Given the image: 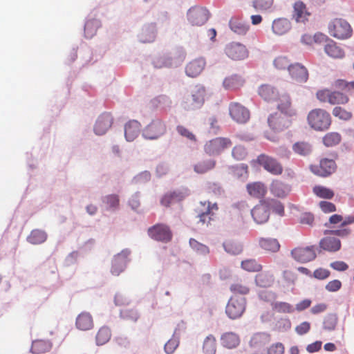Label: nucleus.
Wrapping results in <instances>:
<instances>
[{
	"label": "nucleus",
	"instance_id": "obj_1",
	"mask_svg": "<svg viewBox=\"0 0 354 354\" xmlns=\"http://www.w3.org/2000/svg\"><path fill=\"white\" fill-rule=\"evenodd\" d=\"M290 106L289 96L286 93L282 94L277 104V108L281 112L271 114L268 118V125L272 130L280 131L289 127Z\"/></svg>",
	"mask_w": 354,
	"mask_h": 354
},
{
	"label": "nucleus",
	"instance_id": "obj_2",
	"mask_svg": "<svg viewBox=\"0 0 354 354\" xmlns=\"http://www.w3.org/2000/svg\"><path fill=\"white\" fill-rule=\"evenodd\" d=\"M185 57V51L180 47L161 53L156 58V68L178 67L184 62Z\"/></svg>",
	"mask_w": 354,
	"mask_h": 354
},
{
	"label": "nucleus",
	"instance_id": "obj_3",
	"mask_svg": "<svg viewBox=\"0 0 354 354\" xmlns=\"http://www.w3.org/2000/svg\"><path fill=\"white\" fill-rule=\"evenodd\" d=\"M205 88L201 84L196 85L190 94L185 95L182 100V107L187 111L200 109L205 101Z\"/></svg>",
	"mask_w": 354,
	"mask_h": 354
},
{
	"label": "nucleus",
	"instance_id": "obj_4",
	"mask_svg": "<svg viewBox=\"0 0 354 354\" xmlns=\"http://www.w3.org/2000/svg\"><path fill=\"white\" fill-rule=\"evenodd\" d=\"M308 122L311 128L316 131H326L331 124L330 115L325 110L315 109L308 115Z\"/></svg>",
	"mask_w": 354,
	"mask_h": 354
},
{
	"label": "nucleus",
	"instance_id": "obj_5",
	"mask_svg": "<svg viewBox=\"0 0 354 354\" xmlns=\"http://www.w3.org/2000/svg\"><path fill=\"white\" fill-rule=\"evenodd\" d=\"M328 32L338 39H346L351 37L353 30L345 19L337 18L328 24Z\"/></svg>",
	"mask_w": 354,
	"mask_h": 354
},
{
	"label": "nucleus",
	"instance_id": "obj_6",
	"mask_svg": "<svg viewBox=\"0 0 354 354\" xmlns=\"http://www.w3.org/2000/svg\"><path fill=\"white\" fill-rule=\"evenodd\" d=\"M210 17L209 11L201 6H194L189 8L186 13V18L192 26H202L207 23Z\"/></svg>",
	"mask_w": 354,
	"mask_h": 354
},
{
	"label": "nucleus",
	"instance_id": "obj_7",
	"mask_svg": "<svg viewBox=\"0 0 354 354\" xmlns=\"http://www.w3.org/2000/svg\"><path fill=\"white\" fill-rule=\"evenodd\" d=\"M246 299L243 297L234 296L229 300L225 313L231 319H236L241 317L245 310Z\"/></svg>",
	"mask_w": 354,
	"mask_h": 354
},
{
	"label": "nucleus",
	"instance_id": "obj_8",
	"mask_svg": "<svg viewBox=\"0 0 354 354\" xmlns=\"http://www.w3.org/2000/svg\"><path fill=\"white\" fill-rule=\"evenodd\" d=\"M191 194L190 190L186 187H180L165 193L160 199V204L165 207L179 203Z\"/></svg>",
	"mask_w": 354,
	"mask_h": 354
},
{
	"label": "nucleus",
	"instance_id": "obj_9",
	"mask_svg": "<svg viewBox=\"0 0 354 354\" xmlns=\"http://www.w3.org/2000/svg\"><path fill=\"white\" fill-rule=\"evenodd\" d=\"M115 303L118 306H122L120 310V317L126 321L136 322L138 319V313L134 308L127 306L129 299L122 294H117L115 296Z\"/></svg>",
	"mask_w": 354,
	"mask_h": 354
},
{
	"label": "nucleus",
	"instance_id": "obj_10",
	"mask_svg": "<svg viewBox=\"0 0 354 354\" xmlns=\"http://www.w3.org/2000/svg\"><path fill=\"white\" fill-rule=\"evenodd\" d=\"M231 146L232 142L229 138L218 137L208 141L205 145L204 149L209 156H217Z\"/></svg>",
	"mask_w": 354,
	"mask_h": 354
},
{
	"label": "nucleus",
	"instance_id": "obj_11",
	"mask_svg": "<svg viewBox=\"0 0 354 354\" xmlns=\"http://www.w3.org/2000/svg\"><path fill=\"white\" fill-rule=\"evenodd\" d=\"M318 250L315 245L298 247L291 251V256L297 262L305 263L316 258V250Z\"/></svg>",
	"mask_w": 354,
	"mask_h": 354
},
{
	"label": "nucleus",
	"instance_id": "obj_12",
	"mask_svg": "<svg viewBox=\"0 0 354 354\" xmlns=\"http://www.w3.org/2000/svg\"><path fill=\"white\" fill-rule=\"evenodd\" d=\"M257 161L265 170L273 175H280L283 172V167L277 159L266 154H260Z\"/></svg>",
	"mask_w": 354,
	"mask_h": 354
},
{
	"label": "nucleus",
	"instance_id": "obj_13",
	"mask_svg": "<svg viewBox=\"0 0 354 354\" xmlns=\"http://www.w3.org/2000/svg\"><path fill=\"white\" fill-rule=\"evenodd\" d=\"M337 165L333 159L324 158L320 160L319 165L310 167L311 171L319 176L327 177L336 170Z\"/></svg>",
	"mask_w": 354,
	"mask_h": 354
},
{
	"label": "nucleus",
	"instance_id": "obj_14",
	"mask_svg": "<svg viewBox=\"0 0 354 354\" xmlns=\"http://www.w3.org/2000/svg\"><path fill=\"white\" fill-rule=\"evenodd\" d=\"M130 250H123L121 252L113 257L111 272L115 276H118L126 268L127 262L129 261Z\"/></svg>",
	"mask_w": 354,
	"mask_h": 354
},
{
	"label": "nucleus",
	"instance_id": "obj_15",
	"mask_svg": "<svg viewBox=\"0 0 354 354\" xmlns=\"http://www.w3.org/2000/svg\"><path fill=\"white\" fill-rule=\"evenodd\" d=\"M231 118L237 123H246L250 119L249 111L238 102H232L229 106Z\"/></svg>",
	"mask_w": 354,
	"mask_h": 354
},
{
	"label": "nucleus",
	"instance_id": "obj_16",
	"mask_svg": "<svg viewBox=\"0 0 354 354\" xmlns=\"http://www.w3.org/2000/svg\"><path fill=\"white\" fill-rule=\"evenodd\" d=\"M250 212L254 221L257 224H263L269 219L270 212L265 199L260 201L259 203L255 205Z\"/></svg>",
	"mask_w": 354,
	"mask_h": 354
},
{
	"label": "nucleus",
	"instance_id": "obj_17",
	"mask_svg": "<svg viewBox=\"0 0 354 354\" xmlns=\"http://www.w3.org/2000/svg\"><path fill=\"white\" fill-rule=\"evenodd\" d=\"M225 51L227 56L234 60H241L248 57V50L245 46L239 42L227 44Z\"/></svg>",
	"mask_w": 354,
	"mask_h": 354
},
{
	"label": "nucleus",
	"instance_id": "obj_18",
	"mask_svg": "<svg viewBox=\"0 0 354 354\" xmlns=\"http://www.w3.org/2000/svg\"><path fill=\"white\" fill-rule=\"evenodd\" d=\"M205 66L206 61L203 57L194 59L187 64L185 68V74L189 77H196L202 73Z\"/></svg>",
	"mask_w": 354,
	"mask_h": 354
},
{
	"label": "nucleus",
	"instance_id": "obj_19",
	"mask_svg": "<svg viewBox=\"0 0 354 354\" xmlns=\"http://www.w3.org/2000/svg\"><path fill=\"white\" fill-rule=\"evenodd\" d=\"M288 72L291 78L297 82L304 83L308 79V70L299 63L292 64V66H289Z\"/></svg>",
	"mask_w": 354,
	"mask_h": 354
},
{
	"label": "nucleus",
	"instance_id": "obj_20",
	"mask_svg": "<svg viewBox=\"0 0 354 354\" xmlns=\"http://www.w3.org/2000/svg\"><path fill=\"white\" fill-rule=\"evenodd\" d=\"M229 27L234 33L245 35L250 29V24L241 18L232 17L229 21Z\"/></svg>",
	"mask_w": 354,
	"mask_h": 354
},
{
	"label": "nucleus",
	"instance_id": "obj_21",
	"mask_svg": "<svg viewBox=\"0 0 354 354\" xmlns=\"http://www.w3.org/2000/svg\"><path fill=\"white\" fill-rule=\"evenodd\" d=\"M341 248V241L338 238L326 235V237L322 239L319 241V250H324L330 252H335Z\"/></svg>",
	"mask_w": 354,
	"mask_h": 354
},
{
	"label": "nucleus",
	"instance_id": "obj_22",
	"mask_svg": "<svg viewBox=\"0 0 354 354\" xmlns=\"http://www.w3.org/2000/svg\"><path fill=\"white\" fill-rule=\"evenodd\" d=\"M259 95L266 101L272 102L279 100L282 95H279L278 91L270 84H263L258 90Z\"/></svg>",
	"mask_w": 354,
	"mask_h": 354
},
{
	"label": "nucleus",
	"instance_id": "obj_23",
	"mask_svg": "<svg viewBox=\"0 0 354 354\" xmlns=\"http://www.w3.org/2000/svg\"><path fill=\"white\" fill-rule=\"evenodd\" d=\"M75 326L80 330H89L94 326L93 318L87 312H82L79 314L75 320Z\"/></svg>",
	"mask_w": 354,
	"mask_h": 354
},
{
	"label": "nucleus",
	"instance_id": "obj_24",
	"mask_svg": "<svg viewBox=\"0 0 354 354\" xmlns=\"http://www.w3.org/2000/svg\"><path fill=\"white\" fill-rule=\"evenodd\" d=\"M220 341L223 347L232 349L239 345L240 337L234 332H226L221 335Z\"/></svg>",
	"mask_w": 354,
	"mask_h": 354
},
{
	"label": "nucleus",
	"instance_id": "obj_25",
	"mask_svg": "<svg viewBox=\"0 0 354 354\" xmlns=\"http://www.w3.org/2000/svg\"><path fill=\"white\" fill-rule=\"evenodd\" d=\"M112 118L109 114L101 115L96 121L94 131L97 135H103L111 127Z\"/></svg>",
	"mask_w": 354,
	"mask_h": 354
},
{
	"label": "nucleus",
	"instance_id": "obj_26",
	"mask_svg": "<svg viewBox=\"0 0 354 354\" xmlns=\"http://www.w3.org/2000/svg\"><path fill=\"white\" fill-rule=\"evenodd\" d=\"M270 192L278 198H284L290 192V187L280 180H274L270 185Z\"/></svg>",
	"mask_w": 354,
	"mask_h": 354
},
{
	"label": "nucleus",
	"instance_id": "obj_27",
	"mask_svg": "<svg viewBox=\"0 0 354 354\" xmlns=\"http://www.w3.org/2000/svg\"><path fill=\"white\" fill-rule=\"evenodd\" d=\"M290 21L286 18H279L272 22V29L273 32L277 35H283L291 29Z\"/></svg>",
	"mask_w": 354,
	"mask_h": 354
},
{
	"label": "nucleus",
	"instance_id": "obj_28",
	"mask_svg": "<svg viewBox=\"0 0 354 354\" xmlns=\"http://www.w3.org/2000/svg\"><path fill=\"white\" fill-rule=\"evenodd\" d=\"M248 194L254 198H263L267 192V188L263 183L254 182L248 183L246 186Z\"/></svg>",
	"mask_w": 354,
	"mask_h": 354
},
{
	"label": "nucleus",
	"instance_id": "obj_29",
	"mask_svg": "<svg viewBox=\"0 0 354 354\" xmlns=\"http://www.w3.org/2000/svg\"><path fill=\"white\" fill-rule=\"evenodd\" d=\"M243 79L236 74L226 77L223 82V86L226 90H234L243 86Z\"/></svg>",
	"mask_w": 354,
	"mask_h": 354
},
{
	"label": "nucleus",
	"instance_id": "obj_30",
	"mask_svg": "<svg viewBox=\"0 0 354 354\" xmlns=\"http://www.w3.org/2000/svg\"><path fill=\"white\" fill-rule=\"evenodd\" d=\"M140 123L136 120L129 121L124 128V135L127 141H133L139 134Z\"/></svg>",
	"mask_w": 354,
	"mask_h": 354
},
{
	"label": "nucleus",
	"instance_id": "obj_31",
	"mask_svg": "<svg viewBox=\"0 0 354 354\" xmlns=\"http://www.w3.org/2000/svg\"><path fill=\"white\" fill-rule=\"evenodd\" d=\"M324 50L326 53L333 58H342L344 57V51L337 46L332 39H328V42L325 45Z\"/></svg>",
	"mask_w": 354,
	"mask_h": 354
},
{
	"label": "nucleus",
	"instance_id": "obj_32",
	"mask_svg": "<svg viewBox=\"0 0 354 354\" xmlns=\"http://www.w3.org/2000/svg\"><path fill=\"white\" fill-rule=\"evenodd\" d=\"M310 15L306 10V5L301 1H297L294 4V14L293 17L297 22H305Z\"/></svg>",
	"mask_w": 354,
	"mask_h": 354
},
{
	"label": "nucleus",
	"instance_id": "obj_33",
	"mask_svg": "<svg viewBox=\"0 0 354 354\" xmlns=\"http://www.w3.org/2000/svg\"><path fill=\"white\" fill-rule=\"evenodd\" d=\"M172 232L165 224H156V241L167 243L171 240Z\"/></svg>",
	"mask_w": 354,
	"mask_h": 354
},
{
	"label": "nucleus",
	"instance_id": "obj_34",
	"mask_svg": "<svg viewBox=\"0 0 354 354\" xmlns=\"http://www.w3.org/2000/svg\"><path fill=\"white\" fill-rule=\"evenodd\" d=\"M52 344L48 340L37 339L32 342L31 352L33 354H41L51 349Z\"/></svg>",
	"mask_w": 354,
	"mask_h": 354
},
{
	"label": "nucleus",
	"instance_id": "obj_35",
	"mask_svg": "<svg viewBox=\"0 0 354 354\" xmlns=\"http://www.w3.org/2000/svg\"><path fill=\"white\" fill-rule=\"evenodd\" d=\"M111 335L110 328L106 326L100 327L95 335L96 344L102 346L106 344L111 339Z\"/></svg>",
	"mask_w": 354,
	"mask_h": 354
},
{
	"label": "nucleus",
	"instance_id": "obj_36",
	"mask_svg": "<svg viewBox=\"0 0 354 354\" xmlns=\"http://www.w3.org/2000/svg\"><path fill=\"white\" fill-rule=\"evenodd\" d=\"M274 278L270 272H261L256 275L255 283L262 288L270 287L272 285Z\"/></svg>",
	"mask_w": 354,
	"mask_h": 354
},
{
	"label": "nucleus",
	"instance_id": "obj_37",
	"mask_svg": "<svg viewBox=\"0 0 354 354\" xmlns=\"http://www.w3.org/2000/svg\"><path fill=\"white\" fill-rule=\"evenodd\" d=\"M270 342V335L265 332L257 333L252 337L250 344L252 347H261Z\"/></svg>",
	"mask_w": 354,
	"mask_h": 354
},
{
	"label": "nucleus",
	"instance_id": "obj_38",
	"mask_svg": "<svg viewBox=\"0 0 354 354\" xmlns=\"http://www.w3.org/2000/svg\"><path fill=\"white\" fill-rule=\"evenodd\" d=\"M216 165L214 160L209 159L197 162L194 166V171L199 174H203L213 169Z\"/></svg>",
	"mask_w": 354,
	"mask_h": 354
},
{
	"label": "nucleus",
	"instance_id": "obj_39",
	"mask_svg": "<svg viewBox=\"0 0 354 354\" xmlns=\"http://www.w3.org/2000/svg\"><path fill=\"white\" fill-rule=\"evenodd\" d=\"M47 239L46 233L41 230H33L27 237V241L31 244L38 245L43 243Z\"/></svg>",
	"mask_w": 354,
	"mask_h": 354
},
{
	"label": "nucleus",
	"instance_id": "obj_40",
	"mask_svg": "<svg viewBox=\"0 0 354 354\" xmlns=\"http://www.w3.org/2000/svg\"><path fill=\"white\" fill-rule=\"evenodd\" d=\"M216 338L213 335H207L203 343V354H216Z\"/></svg>",
	"mask_w": 354,
	"mask_h": 354
},
{
	"label": "nucleus",
	"instance_id": "obj_41",
	"mask_svg": "<svg viewBox=\"0 0 354 354\" xmlns=\"http://www.w3.org/2000/svg\"><path fill=\"white\" fill-rule=\"evenodd\" d=\"M259 244L263 249L272 252H277L280 248V244L276 239L263 238L260 240Z\"/></svg>",
	"mask_w": 354,
	"mask_h": 354
},
{
	"label": "nucleus",
	"instance_id": "obj_42",
	"mask_svg": "<svg viewBox=\"0 0 354 354\" xmlns=\"http://www.w3.org/2000/svg\"><path fill=\"white\" fill-rule=\"evenodd\" d=\"M266 205L268 206L269 212L272 210L276 214L283 216H284V206L281 202L278 200L272 198L265 199Z\"/></svg>",
	"mask_w": 354,
	"mask_h": 354
},
{
	"label": "nucleus",
	"instance_id": "obj_43",
	"mask_svg": "<svg viewBox=\"0 0 354 354\" xmlns=\"http://www.w3.org/2000/svg\"><path fill=\"white\" fill-rule=\"evenodd\" d=\"M224 250L232 255H238L243 251L242 245L232 241H225L223 243Z\"/></svg>",
	"mask_w": 354,
	"mask_h": 354
},
{
	"label": "nucleus",
	"instance_id": "obj_44",
	"mask_svg": "<svg viewBox=\"0 0 354 354\" xmlns=\"http://www.w3.org/2000/svg\"><path fill=\"white\" fill-rule=\"evenodd\" d=\"M177 329L174 330L172 337L165 344L164 349L167 354H172L179 345L180 335L177 333Z\"/></svg>",
	"mask_w": 354,
	"mask_h": 354
},
{
	"label": "nucleus",
	"instance_id": "obj_45",
	"mask_svg": "<svg viewBox=\"0 0 354 354\" xmlns=\"http://www.w3.org/2000/svg\"><path fill=\"white\" fill-rule=\"evenodd\" d=\"M189 243L192 249L198 255L206 256L209 253L208 246L197 241L193 238L189 239Z\"/></svg>",
	"mask_w": 354,
	"mask_h": 354
},
{
	"label": "nucleus",
	"instance_id": "obj_46",
	"mask_svg": "<svg viewBox=\"0 0 354 354\" xmlns=\"http://www.w3.org/2000/svg\"><path fill=\"white\" fill-rule=\"evenodd\" d=\"M241 267L248 272H259L262 269V266L254 259L242 261Z\"/></svg>",
	"mask_w": 354,
	"mask_h": 354
},
{
	"label": "nucleus",
	"instance_id": "obj_47",
	"mask_svg": "<svg viewBox=\"0 0 354 354\" xmlns=\"http://www.w3.org/2000/svg\"><path fill=\"white\" fill-rule=\"evenodd\" d=\"M341 141V136L337 132H330L327 133L323 138L324 145L328 147H331L338 145Z\"/></svg>",
	"mask_w": 354,
	"mask_h": 354
},
{
	"label": "nucleus",
	"instance_id": "obj_48",
	"mask_svg": "<svg viewBox=\"0 0 354 354\" xmlns=\"http://www.w3.org/2000/svg\"><path fill=\"white\" fill-rule=\"evenodd\" d=\"M349 101L348 97L339 91H331L330 104H345Z\"/></svg>",
	"mask_w": 354,
	"mask_h": 354
},
{
	"label": "nucleus",
	"instance_id": "obj_49",
	"mask_svg": "<svg viewBox=\"0 0 354 354\" xmlns=\"http://www.w3.org/2000/svg\"><path fill=\"white\" fill-rule=\"evenodd\" d=\"M337 316L335 313L328 314L324 319L323 328L326 330L332 331L335 329L337 324Z\"/></svg>",
	"mask_w": 354,
	"mask_h": 354
},
{
	"label": "nucleus",
	"instance_id": "obj_50",
	"mask_svg": "<svg viewBox=\"0 0 354 354\" xmlns=\"http://www.w3.org/2000/svg\"><path fill=\"white\" fill-rule=\"evenodd\" d=\"M99 27V21L96 19L86 21L84 25V34L88 38L92 37L97 32Z\"/></svg>",
	"mask_w": 354,
	"mask_h": 354
},
{
	"label": "nucleus",
	"instance_id": "obj_51",
	"mask_svg": "<svg viewBox=\"0 0 354 354\" xmlns=\"http://www.w3.org/2000/svg\"><path fill=\"white\" fill-rule=\"evenodd\" d=\"M313 192L322 198L331 199L334 196V192L332 189L321 185L314 187Z\"/></svg>",
	"mask_w": 354,
	"mask_h": 354
},
{
	"label": "nucleus",
	"instance_id": "obj_52",
	"mask_svg": "<svg viewBox=\"0 0 354 354\" xmlns=\"http://www.w3.org/2000/svg\"><path fill=\"white\" fill-rule=\"evenodd\" d=\"M292 149L296 153L306 156L311 152L312 147L308 142H298L293 145Z\"/></svg>",
	"mask_w": 354,
	"mask_h": 354
},
{
	"label": "nucleus",
	"instance_id": "obj_53",
	"mask_svg": "<svg viewBox=\"0 0 354 354\" xmlns=\"http://www.w3.org/2000/svg\"><path fill=\"white\" fill-rule=\"evenodd\" d=\"M272 308L280 313H292L295 311L293 306L289 303L283 301L273 303Z\"/></svg>",
	"mask_w": 354,
	"mask_h": 354
},
{
	"label": "nucleus",
	"instance_id": "obj_54",
	"mask_svg": "<svg viewBox=\"0 0 354 354\" xmlns=\"http://www.w3.org/2000/svg\"><path fill=\"white\" fill-rule=\"evenodd\" d=\"M351 233L349 228L340 227L337 230H326L324 231V235H335L341 238L348 237Z\"/></svg>",
	"mask_w": 354,
	"mask_h": 354
},
{
	"label": "nucleus",
	"instance_id": "obj_55",
	"mask_svg": "<svg viewBox=\"0 0 354 354\" xmlns=\"http://www.w3.org/2000/svg\"><path fill=\"white\" fill-rule=\"evenodd\" d=\"M273 2L274 0H254L252 6L257 11H264L270 9Z\"/></svg>",
	"mask_w": 354,
	"mask_h": 354
},
{
	"label": "nucleus",
	"instance_id": "obj_56",
	"mask_svg": "<svg viewBox=\"0 0 354 354\" xmlns=\"http://www.w3.org/2000/svg\"><path fill=\"white\" fill-rule=\"evenodd\" d=\"M334 116L342 120H349L352 118V113L341 106H335L333 110Z\"/></svg>",
	"mask_w": 354,
	"mask_h": 354
},
{
	"label": "nucleus",
	"instance_id": "obj_57",
	"mask_svg": "<svg viewBox=\"0 0 354 354\" xmlns=\"http://www.w3.org/2000/svg\"><path fill=\"white\" fill-rule=\"evenodd\" d=\"M104 203L106 204L110 209H115L120 204L119 196L117 194H109L104 197Z\"/></svg>",
	"mask_w": 354,
	"mask_h": 354
},
{
	"label": "nucleus",
	"instance_id": "obj_58",
	"mask_svg": "<svg viewBox=\"0 0 354 354\" xmlns=\"http://www.w3.org/2000/svg\"><path fill=\"white\" fill-rule=\"evenodd\" d=\"M273 64L279 70H285L286 68L288 70L289 66L292 65L285 56H279L274 59Z\"/></svg>",
	"mask_w": 354,
	"mask_h": 354
},
{
	"label": "nucleus",
	"instance_id": "obj_59",
	"mask_svg": "<svg viewBox=\"0 0 354 354\" xmlns=\"http://www.w3.org/2000/svg\"><path fill=\"white\" fill-rule=\"evenodd\" d=\"M171 102L170 99L165 95L156 97V109L165 110L170 107Z\"/></svg>",
	"mask_w": 354,
	"mask_h": 354
},
{
	"label": "nucleus",
	"instance_id": "obj_60",
	"mask_svg": "<svg viewBox=\"0 0 354 354\" xmlns=\"http://www.w3.org/2000/svg\"><path fill=\"white\" fill-rule=\"evenodd\" d=\"M232 156L237 160H243L247 156L246 149L241 145L235 146L232 149Z\"/></svg>",
	"mask_w": 354,
	"mask_h": 354
},
{
	"label": "nucleus",
	"instance_id": "obj_61",
	"mask_svg": "<svg viewBox=\"0 0 354 354\" xmlns=\"http://www.w3.org/2000/svg\"><path fill=\"white\" fill-rule=\"evenodd\" d=\"M230 290L234 294L245 295L249 293L250 288L239 283H233L230 286Z\"/></svg>",
	"mask_w": 354,
	"mask_h": 354
},
{
	"label": "nucleus",
	"instance_id": "obj_62",
	"mask_svg": "<svg viewBox=\"0 0 354 354\" xmlns=\"http://www.w3.org/2000/svg\"><path fill=\"white\" fill-rule=\"evenodd\" d=\"M319 206L322 211L324 213H331L336 211V206L331 202L321 201Z\"/></svg>",
	"mask_w": 354,
	"mask_h": 354
},
{
	"label": "nucleus",
	"instance_id": "obj_63",
	"mask_svg": "<svg viewBox=\"0 0 354 354\" xmlns=\"http://www.w3.org/2000/svg\"><path fill=\"white\" fill-rule=\"evenodd\" d=\"M284 346L283 344L277 342L272 344L268 349V354H283Z\"/></svg>",
	"mask_w": 354,
	"mask_h": 354
},
{
	"label": "nucleus",
	"instance_id": "obj_64",
	"mask_svg": "<svg viewBox=\"0 0 354 354\" xmlns=\"http://www.w3.org/2000/svg\"><path fill=\"white\" fill-rule=\"evenodd\" d=\"M314 219V215L310 212H304L299 217V221L301 224H306L309 225H313Z\"/></svg>",
	"mask_w": 354,
	"mask_h": 354
}]
</instances>
